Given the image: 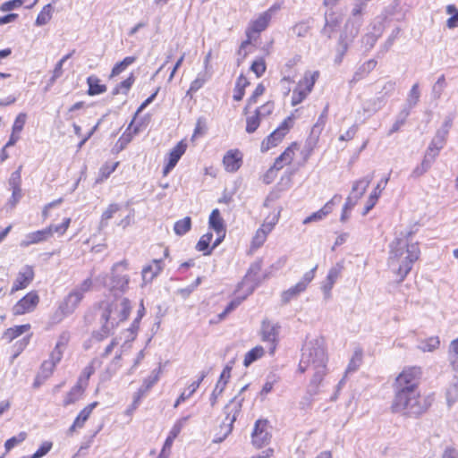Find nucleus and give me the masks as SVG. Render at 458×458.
I'll use <instances>...</instances> for the list:
<instances>
[{
	"label": "nucleus",
	"instance_id": "obj_24",
	"mask_svg": "<svg viewBox=\"0 0 458 458\" xmlns=\"http://www.w3.org/2000/svg\"><path fill=\"white\" fill-rule=\"evenodd\" d=\"M386 104V102L385 98L377 96L376 98L366 100L362 104V110L364 114H367L369 116L382 109Z\"/></svg>",
	"mask_w": 458,
	"mask_h": 458
},
{
	"label": "nucleus",
	"instance_id": "obj_58",
	"mask_svg": "<svg viewBox=\"0 0 458 458\" xmlns=\"http://www.w3.org/2000/svg\"><path fill=\"white\" fill-rule=\"evenodd\" d=\"M70 223H71V218H65L61 225H50L46 229H51L50 230V237L53 235L54 233H56L59 235H63L68 229Z\"/></svg>",
	"mask_w": 458,
	"mask_h": 458
},
{
	"label": "nucleus",
	"instance_id": "obj_22",
	"mask_svg": "<svg viewBox=\"0 0 458 458\" xmlns=\"http://www.w3.org/2000/svg\"><path fill=\"white\" fill-rule=\"evenodd\" d=\"M296 148L297 144L293 143L278 157L276 158L275 163L271 167L277 172L280 169H282L284 166V165L290 164L293 159L294 149Z\"/></svg>",
	"mask_w": 458,
	"mask_h": 458
},
{
	"label": "nucleus",
	"instance_id": "obj_36",
	"mask_svg": "<svg viewBox=\"0 0 458 458\" xmlns=\"http://www.w3.org/2000/svg\"><path fill=\"white\" fill-rule=\"evenodd\" d=\"M212 239H213L212 233H207L203 234L196 245L197 250L202 251L204 253V255H210L213 250V246L212 247L209 246Z\"/></svg>",
	"mask_w": 458,
	"mask_h": 458
},
{
	"label": "nucleus",
	"instance_id": "obj_5",
	"mask_svg": "<svg viewBox=\"0 0 458 458\" xmlns=\"http://www.w3.org/2000/svg\"><path fill=\"white\" fill-rule=\"evenodd\" d=\"M362 18H349L340 34L337 52L344 56L348 51L349 46L358 36L362 25Z\"/></svg>",
	"mask_w": 458,
	"mask_h": 458
},
{
	"label": "nucleus",
	"instance_id": "obj_49",
	"mask_svg": "<svg viewBox=\"0 0 458 458\" xmlns=\"http://www.w3.org/2000/svg\"><path fill=\"white\" fill-rule=\"evenodd\" d=\"M395 87H396V82L393 80H389L382 85V87H381L380 90L377 92V94L379 95V97L385 98L386 102L387 98L390 96H392L393 93L394 92Z\"/></svg>",
	"mask_w": 458,
	"mask_h": 458
},
{
	"label": "nucleus",
	"instance_id": "obj_31",
	"mask_svg": "<svg viewBox=\"0 0 458 458\" xmlns=\"http://www.w3.org/2000/svg\"><path fill=\"white\" fill-rule=\"evenodd\" d=\"M318 76H319V72L318 71L313 72H305L303 79L301 81H300V82L298 84L299 88H302L303 89L306 90V93L310 94L311 92Z\"/></svg>",
	"mask_w": 458,
	"mask_h": 458
},
{
	"label": "nucleus",
	"instance_id": "obj_55",
	"mask_svg": "<svg viewBox=\"0 0 458 458\" xmlns=\"http://www.w3.org/2000/svg\"><path fill=\"white\" fill-rule=\"evenodd\" d=\"M344 269V266L342 263H336L334 267H332L328 274L327 276V281L335 284L338 277L340 276L342 270Z\"/></svg>",
	"mask_w": 458,
	"mask_h": 458
},
{
	"label": "nucleus",
	"instance_id": "obj_53",
	"mask_svg": "<svg viewBox=\"0 0 458 458\" xmlns=\"http://www.w3.org/2000/svg\"><path fill=\"white\" fill-rule=\"evenodd\" d=\"M55 366L56 364L50 360H45L41 365L38 377H42L43 379L48 378L52 375Z\"/></svg>",
	"mask_w": 458,
	"mask_h": 458
},
{
	"label": "nucleus",
	"instance_id": "obj_4",
	"mask_svg": "<svg viewBox=\"0 0 458 458\" xmlns=\"http://www.w3.org/2000/svg\"><path fill=\"white\" fill-rule=\"evenodd\" d=\"M128 269V262L123 260L114 264L112 267L111 276H104L102 278L103 284L110 290H119L125 292L130 281L129 276L124 274Z\"/></svg>",
	"mask_w": 458,
	"mask_h": 458
},
{
	"label": "nucleus",
	"instance_id": "obj_26",
	"mask_svg": "<svg viewBox=\"0 0 458 458\" xmlns=\"http://www.w3.org/2000/svg\"><path fill=\"white\" fill-rule=\"evenodd\" d=\"M85 388L86 386L81 384V380H78L64 398V406H68L80 400L84 394Z\"/></svg>",
	"mask_w": 458,
	"mask_h": 458
},
{
	"label": "nucleus",
	"instance_id": "obj_20",
	"mask_svg": "<svg viewBox=\"0 0 458 458\" xmlns=\"http://www.w3.org/2000/svg\"><path fill=\"white\" fill-rule=\"evenodd\" d=\"M97 405L98 402H93L81 410L70 427L69 432L72 433L76 428H81Z\"/></svg>",
	"mask_w": 458,
	"mask_h": 458
},
{
	"label": "nucleus",
	"instance_id": "obj_41",
	"mask_svg": "<svg viewBox=\"0 0 458 458\" xmlns=\"http://www.w3.org/2000/svg\"><path fill=\"white\" fill-rule=\"evenodd\" d=\"M445 13L451 17L446 21V27L450 30L458 27V9L454 4H448L445 7Z\"/></svg>",
	"mask_w": 458,
	"mask_h": 458
},
{
	"label": "nucleus",
	"instance_id": "obj_57",
	"mask_svg": "<svg viewBox=\"0 0 458 458\" xmlns=\"http://www.w3.org/2000/svg\"><path fill=\"white\" fill-rule=\"evenodd\" d=\"M27 437V434L25 432H21L17 436L13 437L6 440L4 444L5 451L9 452L12 448H13L18 444L23 442Z\"/></svg>",
	"mask_w": 458,
	"mask_h": 458
},
{
	"label": "nucleus",
	"instance_id": "obj_33",
	"mask_svg": "<svg viewBox=\"0 0 458 458\" xmlns=\"http://www.w3.org/2000/svg\"><path fill=\"white\" fill-rule=\"evenodd\" d=\"M30 328V324L16 326L14 327L8 328L3 335V339L6 340L8 343L12 342L13 339L21 335L22 334L29 331Z\"/></svg>",
	"mask_w": 458,
	"mask_h": 458
},
{
	"label": "nucleus",
	"instance_id": "obj_6",
	"mask_svg": "<svg viewBox=\"0 0 458 458\" xmlns=\"http://www.w3.org/2000/svg\"><path fill=\"white\" fill-rule=\"evenodd\" d=\"M318 269V265H316L310 271L306 272L301 280L298 282L295 285L290 287L289 289L284 291L281 294V301L283 304H287L293 299H296L300 293H303L309 284L313 280L315 276V272Z\"/></svg>",
	"mask_w": 458,
	"mask_h": 458
},
{
	"label": "nucleus",
	"instance_id": "obj_7",
	"mask_svg": "<svg viewBox=\"0 0 458 458\" xmlns=\"http://www.w3.org/2000/svg\"><path fill=\"white\" fill-rule=\"evenodd\" d=\"M271 426L267 420H258L251 433V442L257 448L269 444L271 440Z\"/></svg>",
	"mask_w": 458,
	"mask_h": 458
},
{
	"label": "nucleus",
	"instance_id": "obj_43",
	"mask_svg": "<svg viewBox=\"0 0 458 458\" xmlns=\"http://www.w3.org/2000/svg\"><path fill=\"white\" fill-rule=\"evenodd\" d=\"M264 349L261 346H256L249 351L244 357L243 365L249 367L251 363L262 357Z\"/></svg>",
	"mask_w": 458,
	"mask_h": 458
},
{
	"label": "nucleus",
	"instance_id": "obj_8",
	"mask_svg": "<svg viewBox=\"0 0 458 458\" xmlns=\"http://www.w3.org/2000/svg\"><path fill=\"white\" fill-rule=\"evenodd\" d=\"M105 304L112 305V313L110 321H116L115 327L119 324V322H122L128 318L130 312H131V302L127 298H123L121 300L120 302H107V301H102L100 303V309L105 310Z\"/></svg>",
	"mask_w": 458,
	"mask_h": 458
},
{
	"label": "nucleus",
	"instance_id": "obj_12",
	"mask_svg": "<svg viewBox=\"0 0 458 458\" xmlns=\"http://www.w3.org/2000/svg\"><path fill=\"white\" fill-rule=\"evenodd\" d=\"M281 327L279 324H273L271 321L265 319L261 325V335L264 342L271 344L270 353H273L276 349V344L278 340L279 330Z\"/></svg>",
	"mask_w": 458,
	"mask_h": 458
},
{
	"label": "nucleus",
	"instance_id": "obj_1",
	"mask_svg": "<svg viewBox=\"0 0 458 458\" xmlns=\"http://www.w3.org/2000/svg\"><path fill=\"white\" fill-rule=\"evenodd\" d=\"M421 374L420 367H408L397 376L394 384V398L391 407L394 412L418 417L428 409L429 401L421 396L419 390Z\"/></svg>",
	"mask_w": 458,
	"mask_h": 458
},
{
	"label": "nucleus",
	"instance_id": "obj_50",
	"mask_svg": "<svg viewBox=\"0 0 458 458\" xmlns=\"http://www.w3.org/2000/svg\"><path fill=\"white\" fill-rule=\"evenodd\" d=\"M440 344L438 337H430L425 341H421L418 348L422 352H432L438 348Z\"/></svg>",
	"mask_w": 458,
	"mask_h": 458
},
{
	"label": "nucleus",
	"instance_id": "obj_37",
	"mask_svg": "<svg viewBox=\"0 0 458 458\" xmlns=\"http://www.w3.org/2000/svg\"><path fill=\"white\" fill-rule=\"evenodd\" d=\"M271 20L270 11H267L259 15L253 23H252V30L255 32H261L268 26V23Z\"/></svg>",
	"mask_w": 458,
	"mask_h": 458
},
{
	"label": "nucleus",
	"instance_id": "obj_11",
	"mask_svg": "<svg viewBox=\"0 0 458 458\" xmlns=\"http://www.w3.org/2000/svg\"><path fill=\"white\" fill-rule=\"evenodd\" d=\"M112 313V305L105 304V310L101 313V321L104 322L100 330L95 331L92 334V338L98 342L102 341L107 337L111 331L114 328L116 321H110Z\"/></svg>",
	"mask_w": 458,
	"mask_h": 458
},
{
	"label": "nucleus",
	"instance_id": "obj_13",
	"mask_svg": "<svg viewBox=\"0 0 458 458\" xmlns=\"http://www.w3.org/2000/svg\"><path fill=\"white\" fill-rule=\"evenodd\" d=\"M34 278V271L32 267L24 266L17 275L15 281L13 282L11 294L15 292L26 288Z\"/></svg>",
	"mask_w": 458,
	"mask_h": 458
},
{
	"label": "nucleus",
	"instance_id": "obj_62",
	"mask_svg": "<svg viewBox=\"0 0 458 458\" xmlns=\"http://www.w3.org/2000/svg\"><path fill=\"white\" fill-rule=\"evenodd\" d=\"M309 95V93H306V90L302 88L297 87L296 89L293 90V96H292V106H295L299 104H301Z\"/></svg>",
	"mask_w": 458,
	"mask_h": 458
},
{
	"label": "nucleus",
	"instance_id": "obj_42",
	"mask_svg": "<svg viewBox=\"0 0 458 458\" xmlns=\"http://www.w3.org/2000/svg\"><path fill=\"white\" fill-rule=\"evenodd\" d=\"M191 228V219L190 216H185L184 218L175 222L174 231L177 235L182 236L188 233Z\"/></svg>",
	"mask_w": 458,
	"mask_h": 458
},
{
	"label": "nucleus",
	"instance_id": "obj_16",
	"mask_svg": "<svg viewBox=\"0 0 458 458\" xmlns=\"http://www.w3.org/2000/svg\"><path fill=\"white\" fill-rule=\"evenodd\" d=\"M82 300L81 293L72 291L59 306V310L63 317L72 314L81 301Z\"/></svg>",
	"mask_w": 458,
	"mask_h": 458
},
{
	"label": "nucleus",
	"instance_id": "obj_64",
	"mask_svg": "<svg viewBox=\"0 0 458 458\" xmlns=\"http://www.w3.org/2000/svg\"><path fill=\"white\" fill-rule=\"evenodd\" d=\"M250 70L258 78L261 77L266 72V64L263 59L256 60L252 63Z\"/></svg>",
	"mask_w": 458,
	"mask_h": 458
},
{
	"label": "nucleus",
	"instance_id": "obj_32",
	"mask_svg": "<svg viewBox=\"0 0 458 458\" xmlns=\"http://www.w3.org/2000/svg\"><path fill=\"white\" fill-rule=\"evenodd\" d=\"M89 85L88 94L89 96H95L106 91V86L100 84V80L96 76H89L87 79Z\"/></svg>",
	"mask_w": 458,
	"mask_h": 458
},
{
	"label": "nucleus",
	"instance_id": "obj_25",
	"mask_svg": "<svg viewBox=\"0 0 458 458\" xmlns=\"http://www.w3.org/2000/svg\"><path fill=\"white\" fill-rule=\"evenodd\" d=\"M208 375V372L206 371H202L200 373V376L199 377L198 380L192 382L189 387H188V390L189 392L186 393V391H183L180 395L179 397L177 398V400L175 401L174 404V408H177L179 406L180 403H182V402L186 401L187 399H189L196 391L197 389L199 387V385L201 384V382L204 380V378L207 377Z\"/></svg>",
	"mask_w": 458,
	"mask_h": 458
},
{
	"label": "nucleus",
	"instance_id": "obj_48",
	"mask_svg": "<svg viewBox=\"0 0 458 458\" xmlns=\"http://www.w3.org/2000/svg\"><path fill=\"white\" fill-rule=\"evenodd\" d=\"M327 112H328V106H327L324 108V110H323L322 114L319 115L317 123L312 127V129H311V136L315 135L316 138L318 137L319 133L323 130V127H324V125L326 123V119H327Z\"/></svg>",
	"mask_w": 458,
	"mask_h": 458
},
{
	"label": "nucleus",
	"instance_id": "obj_21",
	"mask_svg": "<svg viewBox=\"0 0 458 458\" xmlns=\"http://www.w3.org/2000/svg\"><path fill=\"white\" fill-rule=\"evenodd\" d=\"M389 177H386L382 179L374 189V191L370 193L367 204L362 212V216H366L376 205L381 191L385 189L387 184Z\"/></svg>",
	"mask_w": 458,
	"mask_h": 458
},
{
	"label": "nucleus",
	"instance_id": "obj_44",
	"mask_svg": "<svg viewBox=\"0 0 458 458\" xmlns=\"http://www.w3.org/2000/svg\"><path fill=\"white\" fill-rule=\"evenodd\" d=\"M160 373V367L157 369H154L151 374L144 379L140 387V393H147L158 381Z\"/></svg>",
	"mask_w": 458,
	"mask_h": 458
},
{
	"label": "nucleus",
	"instance_id": "obj_46",
	"mask_svg": "<svg viewBox=\"0 0 458 458\" xmlns=\"http://www.w3.org/2000/svg\"><path fill=\"white\" fill-rule=\"evenodd\" d=\"M447 133H445V131L437 130L436 132V135L432 139L429 147H433V148H436L437 150H441L445 143Z\"/></svg>",
	"mask_w": 458,
	"mask_h": 458
},
{
	"label": "nucleus",
	"instance_id": "obj_61",
	"mask_svg": "<svg viewBox=\"0 0 458 458\" xmlns=\"http://www.w3.org/2000/svg\"><path fill=\"white\" fill-rule=\"evenodd\" d=\"M401 32V29L399 27H396L393 30L388 38L386 40L384 45L381 47V52L386 53L387 52L390 47L393 46L394 40L398 38L399 34Z\"/></svg>",
	"mask_w": 458,
	"mask_h": 458
},
{
	"label": "nucleus",
	"instance_id": "obj_3",
	"mask_svg": "<svg viewBox=\"0 0 458 458\" xmlns=\"http://www.w3.org/2000/svg\"><path fill=\"white\" fill-rule=\"evenodd\" d=\"M412 232L401 233L389 245L388 266L403 281L412 268L420 255L418 242L410 243Z\"/></svg>",
	"mask_w": 458,
	"mask_h": 458
},
{
	"label": "nucleus",
	"instance_id": "obj_30",
	"mask_svg": "<svg viewBox=\"0 0 458 458\" xmlns=\"http://www.w3.org/2000/svg\"><path fill=\"white\" fill-rule=\"evenodd\" d=\"M208 224L209 227L213 229L216 234H220V233H223V231L225 230L224 220L221 217L220 212L217 208L212 210L209 216Z\"/></svg>",
	"mask_w": 458,
	"mask_h": 458
},
{
	"label": "nucleus",
	"instance_id": "obj_18",
	"mask_svg": "<svg viewBox=\"0 0 458 458\" xmlns=\"http://www.w3.org/2000/svg\"><path fill=\"white\" fill-rule=\"evenodd\" d=\"M242 401V400H241L240 402L235 403L233 408H231L230 404H227L225 407V412L226 413V417H225V420L223 422V424L226 425V431L223 437H220L218 440H216L217 442L223 441L224 438L232 431L233 424L236 420L237 414L241 411Z\"/></svg>",
	"mask_w": 458,
	"mask_h": 458
},
{
	"label": "nucleus",
	"instance_id": "obj_63",
	"mask_svg": "<svg viewBox=\"0 0 458 458\" xmlns=\"http://www.w3.org/2000/svg\"><path fill=\"white\" fill-rule=\"evenodd\" d=\"M27 3V0H10L4 2L1 6L0 10L2 12H9L14 9H18L21 5Z\"/></svg>",
	"mask_w": 458,
	"mask_h": 458
},
{
	"label": "nucleus",
	"instance_id": "obj_35",
	"mask_svg": "<svg viewBox=\"0 0 458 458\" xmlns=\"http://www.w3.org/2000/svg\"><path fill=\"white\" fill-rule=\"evenodd\" d=\"M187 145L182 140L176 144V146L172 148L169 153L168 162H170V166H175L182 156L184 154L186 150Z\"/></svg>",
	"mask_w": 458,
	"mask_h": 458
},
{
	"label": "nucleus",
	"instance_id": "obj_23",
	"mask_svg": "<svg viewBox=\"0 0 458 458\" xmlns=\"http://www.w3.org/2000/svg\"><path fill=\"white\" fill-rule=\"evenodd\" d=\"M376 66L377 61L374 59H370L363 63L355 71L352 79L350 81V84H354L368 76L375 69Z\"/></svg>",
	"mask_w": 458,
	"mask_h": 458
},
{
	"label": "nucleus",
	"instance_id": "obj_10",
	"mask_svg": "<svg viewBox=\"0 0 458 458\" xmlns=\"http://www.w3.org/2000/svg\"><path fill=\"white\" fill-rule=\"evenodd\" d=\"M344 20L343 14L333 11L327 10L325 13V25L321 30V34L327 38H331L333 34L336 32Z\"/></svg>",
	"mask_w": 458,
	"mask_h": 458
},
{
	"label": "nucleus",
	"instance_id": "obj_14",
	"mask_svg": "<svg viewBox=\"0 0 458 458\" xmlns=\"http://www.w3.org/2000/svg\"><path fill=\"white\" fill-rule=\"evenodd\" d=\"M261 267H262V265H261V261H256L254 263H252L244 277V280L242 282V284H249L248 285V293L246 294V296L248 294H250L256 286H258L260 283V278L259 276V274L261 270Z\"/></svg>",
	"mask_w": 458,
	"mask_h": 458
},
{
	"label": "nucleus",
	"instance_id": "obj_54",
	"mask_svg": "<svg viewBox=\"0 0 458 458\" xmlns=\"http://www.w3.org/2000/svg\"><path fill=\"white\" fill-rule=\"evenodd\" d=\"M310 30V25L308 21H300L297 24H295L292 29L293 33L295 36L300 37V38L305 37L308 34Z\"/></svg>",
	"mask_w": 458,
	"mask_h": 458
},
{
	"label": "nucleus",
	"instance_id": "obj_34",
	"mask_svg": "<svg viewBox=\"0 0 458 458\" xmlns=\"http://www.w3.org/2000/svg\"><path fill=\"white\" fill-rule=\"evenodd\" d=\"M284 137V136L280 132V130L276 129L262 141L261 150L267 151L271 147L276 146Z\"/></svg>",
	"mask_w": 458,
	"mask_h": 458
},
{
	"label": "nucleus",
	"instance_id": "obj_38",
	"mask_svg": "<svg viewBox=\"0 0 458 458\" xmlns=\"http://www.w3.org/2000/svg\"><path fill=\"white\" fill-rule=\"evenodd\" d=\"M211 74L208 71L199 72L197 78L191 83L188 94L197 92L210 79Z\"/></svg>",
	"mask_w": 458,
	"mask_h": 458
},
{
	"label": "nucleus",
	"instance_id": "obj_2",
	"mask_svg": "<svg viewBox=\"0 0 458 458\" xmlns=\"http://www.w3.org/2000/svg\"><path fill=\"white\" fill-rule=\"evenodd\" d=\"M327 355L325 348V341L322 338L308 342L301 353L299 363V370L303 373L308 369H313L314 375L307 389V397L304 399L310 402L312 397L318 394V388L327 374Z\"/></svg>",
	"mask_w": 458,
	"mask_h": 458
},
{
	"label": "nucleus",
	"instance_id": "obj_52",
	"mask_svg": "<svg viewBox=\"0 0 458 458\" xmlns=\"http://www.w3.org/2000/svg\"><path fill=\"white\" fill-rule=\"evenodd\" d=\"M449 360L454 369L458 371V338L451 343L449 351Z\"/></svg>",
	"mask_w": 458,
	"mask_h": 458
},
{
	"label": "nucleus",
	"instance_id": "obj_51",
	"mask_svg": "<svg viewBox=\"0 0 458 458\" xmlns=\"http://www.w3.org/2000/svg\"><path fill=\"white\" fill-rule=\"evenodd\" d=\"M120 209V206L118 204H110L106 210H105L101 216L100 226L104 227L107 225V221L111 219L118 210Z\"/></svg>",
	"mask_w": 458,
	"mask_h": 458
},
{
	"label": "nucleus",
	"instance_id": "obj_39",
	"mask_svg": "<svg viewBox=\"0 0 458 458\" xmlns=\"http://www.w3.org/2000/svg\"><path fill=\"white\" fill-rule=\"evenodd\" d=\"M410 114L411 113L408 112V110L402 108L400 112L397 114L395 121L393 123L387 134L392 135L393 133L397 132L401 129V127L404 125Z\"/></svg>",
	"mask_w": 458,
	"mask_h": 458
},
{
	"label": "nucleus",
	"instance_id": "obj_45",
	"mask_svg": "<svg viewBox=\"0 0 458 458\" xmlns=\"http://www.w3.org/2000/svg\"><path fill=\"white\" fill-rule=\"evenodd\" d=\"M136 61L135 56H127L123 61L115 64L111 71L110 77H115L123 72L128 66L132 64Z\"/></svg>",
	"mask_w": 458,
	"mask_h": 458
},
{
	"label": "nucleus",
	"instance_id": "obj_40",
	"mask_svg": "<svg viewBox=\"0 0 458 458\" xmlns=\"http://www.w3.org/2000/svg\"><path fill=\"white\" fill-rule=\"evenodd\" d=\"M249 84H250V82L248 81L247 78L244 75L241 74L238 77L236 83H235L234 94H233V99L235 101H240L242 99V98L244 96V89Z\"/></svg>",
	"mask_w": 458,
	"mask_h": 458
},
{
	"label": "nucleus",
	"instance_id": "obj_56",
	"mask_svg": "<svg viewBox=\"0 0 458 458\" xmlns=\"http://www.w3.org/2000/svg\"><path fill=\"white\" fill-rule=\"evenodd\" d=\"M378 36L374 33L368 32L361 38V45L365 48L366 51H369L376 44Z\"/></svg>",
	"mask_w": 458,
	"mask_h": 458
},
{
	"label": "nucleus",
	"instance_id": "obj_29",
	"mask_svg": "<svg viewBox=\"0 0 458 458\" xmlns=\"http://www.w3.org/2000/svg\"><path fill=\"white\" fill-rule=\"evenodd\" d=\"M420 92L419 89V83H415L412 85L411 89L409 91L407 96L405 104L403 108L408 110L411 113V109L416 106L418 102L420 101Z\"/></svg>",
	"mask_w": 458,
	"mask_h": 458
},
{
	"label": "nucleus",
	"instance_id": "obj_17",
	"mask_svg": "<svg viewBox=\"0 0 458 458\" xmlns=\"http://www.w3.org/2000/svg\"><path fill=\"white\" fill-rule=\"evenodd\" d=\"M242 156L239 150H229L223 158V164L227 172L234 173L242 165Z\"/></svg>",
	"mask_w": 458,
	"mask_h": 458
},
{
	"label": "nucleus",
	"instance_id": "obj_27",
	"mask_svg": "<svg viewBox=\"0 0 458 458\" xmlns=\"http://www.w3.org/2000/svg\"><path fill=\"white\" fill-rule=\"evenodd\" d=\"M50 230L51 229L45 228L43 230H38L29 233L28 235H26V240L22 242L21 245L29 246L30 244L39 243L43 241L47 240L48 238H50Z\"/></svg>",
	"mask_w": 458,
	"mask_h": 458
},
{
	"label": "nucleus",
	"instance_id": "obj_60",
	"mask_svg": "<svg viewBox=\"0 0 458 458\" xmlns=\"http://www.w3.org/2000/svg\"><path fill=\"white\" fill-rule=\"evenodd\" d=\"M259 123H260V116L255 113L254 115L247 118L246 131L248 133H253L259 128Z\"/></svg>",
	"mask_w": 458,
	"mask_h": 458
},
{
	"label": "nucleus",
	"instance_id": "obj_9",
	"mask_svg": "<svg viewBox=\"0 0 458 458\" xmlns=\"http://www.w3.org/2000/svg\"><path fill=\"white\" fill-rule=\"evenodd\" d=\"M38 302L39 296L37 292H30L13 307V313L18 316L31 312L36 309Z\"/></svg>",
	"mask_w": 458,
	"mask_h": 458
},
{
	"label": "nucleus",
	"instance_id": "obj_47",
	"mask_svg": "<svg viewBox=\"0 0 458 458\" xmlns=\"http://www.w3.org/2000/svg\"><path fill=\"white\" fill-rule=\"evenodd\" d=\"M52 5L50 4L45 5L36 19V25L42 26L47 24L51 19Z\"/></svg>",
	"mask_w": 458,
	"mask_h": 458
},
{
	"label": "nucleus",
	"instance_id": "obj_15",
	"mask_svg": "<svg viewBox=\"0 0 458 458\" xmlns=\"http://www.w3.org/2000/svg\"><path fill=\"white\" fill-rule=\"evenodd\" d=\"M231 370H232V366L229 364H227L224 368V369L219 377V379H218V381L211 394V396H210L211 406H215L218 396L224 392L225 387L226 384L228 383L229 378L231 377Z\"/></svg>",
	"mask_w": 458,
	"mask_h": 458
},
{
	"label": "nucleus",
	"instance_id": "obj_59",
	"mask_svg": "<svg viewBox=\"0 0 458 458\" xmlns=\"http://www.w3.org/2000/svg\"><path fill=\"white\" fill-rule=\"evenodd\" d=\"M386 20V16H379L377 17L374 22L371 24L372 31H369L370 33H374L375 35L378 36L379 38L384 32L385 25L384 21Z\"/></svg>",
	"mask_w": 458,
	"mask_h": 458
},
{
	"label": "nucleus",
	"instance_id": "obj_28",
	"mask_svg": "<svg viewBox=\"0 0 458 458\" xmlns=\"http://www.w3.org/2000/svg\"><path fill=\"white\" fill-rule=\"evenodd\" d=\"M373 179V175H367L364 178L356 181L352 189V195L354 196V199H359L363 196L367 188L370 184Z\"/></svg>",
	"mask_w": 458,
	"mask_h": 458
},
{
	"label": "nucleus",
	"instance_id": "obj_19",
	"mask_svg": "<svg viewBox=\"0 0 458 458\" xmlns=\"http://www.w3.org/2000/svg\"><path fill=\"white\" fill-rule=\"evenodd\" d=\"M162 269V259H154L152 264L143 267L141 271L143 284L152 282Z\"/></svg>",
	"mask_w": 458,
	"mask_h": 458
}]
</instances>
